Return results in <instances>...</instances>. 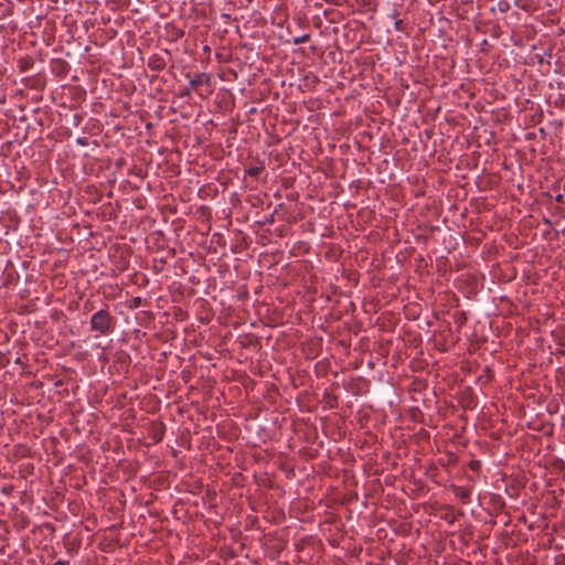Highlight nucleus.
Masks as SVG:
<instances>
[{"label":"nucleus","instance_id":"obj_1","mask_svg":"<svg viewBox=\"0 0 565 565\" xmlns=\"http://www.w3.org/2000/svg\"><path fill=\"white\" fill-rule=\"evenodd\" d=\"M114 319L107 310H99L90 318V328L100 334H108L113 330Z\"/></svg>","mask_w":565,"mask_h":565},{"label":"nucleus","instance_id":"obj_2","mask_svg":"<svg viewBox=\"0 0 565 565\" xmlns=\"http://www.w3.org/2000/svg\"><path fill=\"white\" fill-rule=\"evenodd\" d=\"M148 66L152 71H161L166 67V62L161 56L153 55L149 58Z\"/></svg>","mask_w":565,"mask_h":565},{"label":"nucleus","instance_id":"obj_3","mask_svg":"<svg viewBox=\"0 0 565 565\" xmlns=\"http://www.w3.org/2000/svg\"><path fill=\"white\" fill-rule=\"evenodd\" d=\"M309 39H310V35H309V34H303V35H301V36L295 38V39L292 40V43H294V44H296V45H298V44H302V43L308 42V41H309Z\"/></svg>","mask_w":565,"mask_h":565},{"label":"nucleus","instance_id":"obj_4","mask_svg":"<svg viewBox=\"0 0 565 565\" xmlns=\"http://www.w3.org/2000/svg\"><path fill=\"white\" fill-rule=\"evenodd\" d=\"M499 8H500L501 11H508L510 6H509L508 2L501 1V2H499Z\"/></svg>","mask_w":565,"mask_h":565},{"label":"nucleus","instance_id":"obj_5","mask_svg":"<svg viewBox=\"0 0 565 565\" xmlns=\"http://www.w3.org/2000/svg\"><path fill=\"white\" fill-rule=\"evenodd\" d=\"M201 83V75L196 76L195 78L190 81V84L192 87L198 86Z\"/></svg>","mask_w":565,"mask_h":565}]
</instances>
